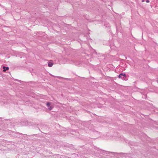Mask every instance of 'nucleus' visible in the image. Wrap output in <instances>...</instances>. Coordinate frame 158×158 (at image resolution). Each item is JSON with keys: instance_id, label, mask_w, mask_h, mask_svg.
Wrapping results in <instances>:
<instances>
[{"instance_id": "1", "label": "nucleus", "mask_w": 158, "mask_h": 158, "mask_svg": "<svg viewBox=\"0 0 158 158\" xmlns=\"http://www.w3.org/2000/svg\"><path fill=\"white\" fill-rule=\"evenodd\" d=\"M53 64L52 61L51 60H50L48 62V66L49 67H52Z\"/></svg>"}, {"instance_id": "2", "label": "nucleus", "mask_w": 158, "mask_h": 158, "mask_svg": "<svg viewBox=\"0 0 158 158\" xmlns=\"http://www.w3.org/2000/svg\"><path fill=\"white\" fill-rule=\"evenodd\" d=\"M3 69H4L3 71L5 72L6 70H8L9 69V68L8 67H6L5 66H3Z\"/></svg>"}, {"instance_id": "3", "label": "nucleus", "mask_w": 158, "mask_h": 158, "mask_svg": "<svg viewBox=\"0 0 158 158\" xmlns=\"http://www.w3.org/2000/svg\"><path fill=\"white\" fill-rule=\"evenodd\" d=\"M124 76L125 77H126V74L124 73H122L120 74L118 76V77L119 78H120L122 76Z\"/></svg>"}, {"instance_id": "4", "label": "nucleus", "mask_w": 158, "mask_h": 158, "mask_svg": "<svg viewBox=\"0 0 158 158\" xmlns=\"http://www.w3.org/2000/svg\"><path fill=\"white\" fill-rule=\"evenodd\" d=\"M47 105L48 106H49L50 105V103L49 102H48L47 103Z\"/></svg>"}, {"instance_id": "5", "label": "nucleus", "mask_w": 158, "mask_h": 158, "mask_svg": "<svg viewBox=\"0 0 158 158\" xmlns=\"http://www.w3.org/2000/svg\"><path fill=\"white\" fill-rule=\"evenodd\" d=\"M52 108H52V107H50L49 108V110H51L52 109Z\"/></svg>"}, {"instance_id": "6", "label": "nucleus", "mask_w": 158, "mask_h": 158, "mask_svg": "<svg viewBox=\"0 0 158 158\" xmlns=\"http://www.w3.org/2000/svg\"><path fill=\"white\" fill-rule=\"evenodd\" d=\"M146 2H149V1L148 0H147V1H146Z\"/></svg>"}]
</instances>
